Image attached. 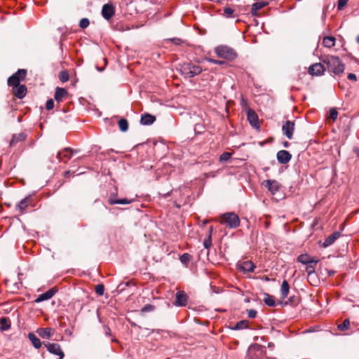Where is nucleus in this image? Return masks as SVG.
Masks as SVG:
<instances>
[{"label": "nucleus", "instance_id": "f257e3e1", "mask_svg": "<svg viewBox=\"0 0 359 359\" xmlns=\"http://www.w3.org/2000/svg\"><path fill=\"white\" fill-rule=\"evenodd\" d=\"M322 62L326 65V69L335 75H339L344 71V65L338 57L327 55L322 59Z\"/></svg>", "mask_w": 359, "mask_h": 359}, {"label": "nucleus", "instance_id": "f03ea898", "mask_svg": "<svg viewBox=\"0 0 359 359\" xmlns=\"http://www.w3.org/2000/svg\"><path fill=\"white\" fill-rule=\"evenodd\" d=\"M180 72L185 78H192L201 73L202 67L191 62H184L180 65Z\"/></svg>", "mask_w": 359, "mask_h": 359}, {"label": "nucleus", "instance_id": "7ed1b4c3", "mask_svg": "<svg viewBox=\"0 0 359 359\" xmlns=\"http://www.w3.org/2000/svg\"><path fill=\"white\" fill-rule=\"evenodd\" d=\"M220 223L231 229H235L240 226V219L234 212H226L221 216Z\"/></svg>", "mask_w": 359, "mask_h": 359}, {"label": "nucleus", "instance_id": "20e7f679", "mask_svg": "<svg viewBox=\"0 0 359 359\" xmlns=\"http://www.w3.org/2000/svg\"><path fill=\"white\" fill-rule=\"evenodd\" d=\"M215 53L219 57L233 60L237 57L236 52L231 48L226 46H219L215 48Z\"/></svg>", "mask_w": 359, "mask_h": 359}, {"label": "nucleus", "instance_id": "39448f33", "mask_svg": "<svg viewBox=\"0 0 359 359\" xmlns=\"http://www.w3.org/2000/svg\"><path fill=\"white\" fill-rule=\"evenodd\" d=\"M26 74L27 72L25 69H18L15 74L8 78V85L13 87L20 85V81L25 78Z\"/></svg>", "mask_w": 359, "mask_h": 359}, {"label": "nucleus", "instance_id": "423d86ee", "mask_svg": "<svg viewBox=\"0 0 359 359\" xmlns=\"http://www.w3.org/2000/svg\"><path fill=\"white\" fill-rule=\"evenodd\" d=\"M44 345L50 353L58 356L57 359H63L65 354L61 346L58 344L46 343L44 344Z\"/></svg>", "mask_w": 359, "mask_h": 359}, {"label": "nucleus", "instance_id": "0eeeda50", "mask_svg": "<svg viewBox=\"0 0 359 359\" xmlns=\"http://www.w3.org/2000/svg\"><path fill=\"white\" fill-rule=\"evenodd\" d=\"M115 14V8L111 3L104 4L102 8V15L107 20H109Z\"/></svg>", "mask_w": 359, "mask_h": 359}, {"label": "nucleus", "instance_id": "6e6552de", "mask_svg": "<svg viewBox=\"0 0 359 359\" xmlns=\"http://www.w3.org/2000/svg\"><path fill=\"white\" fill-rule=\"evenodd\" d=\"M326 65L324 63H316L310 66L309 72L313 76H320L326 70Z\"/></svg>", "mask_w": 359, "mask_h": 359}, {"label": "nucleus", "instance_id": "1a4fd4ad", "mask_svg": "<svg viewBox=\"0 0 359 359\" xmlns=\"http://www.w3.org/2000/svg\"><path fill=\"white\" fill-rule=\"evenodd\" d=\"M263 184L266 187L271 194L274 195L280 188L278 182L274 180H266L263 182Z\"/></svg>", "mask_w": 359, "mask_h": 359}, {"label": "nucleus", "instance_id": "9d476101", "mask_svg": "<svg viewBox=\"0 0 359 359\" xmlns=\"http://www.w3.org/2000/svg\"><path fill=\"white\" fill-rule=\"evenodd\" d=\"M282 130L287 139L291 140L293 137V133L294 130V123L290 121H287L283 125Z\"/></svg>", "mask_w": 359, "mask_h": 359}, {"label": "nucleus", "instance_id": "9b49d317", "mask_svg": "<svg viewBox=\"0 0 359 359\" xmlns=\"http://www.w3.org/2000/svg\"><path fill=\"white\" fill-rule=\"evenodd\" d=\"M30 204L31 199L27 197L16 205L15 211L18 212L19 215H22L27 212V208L30 205Z\"/></svg>", "mask_w": 359, "mask_h": 359}, {"label": "nucleus", "instance_id": "f8f14e48", "mask_svg": "<svg viewBox=\"0 0 359 359\" xmlns=\"http://www.w3.org/2000/svg\"><path fill=\"white\" fill-rule=\"evenodd\" d=\"M188 297L184 291H178L175 294V304L178 306H184L187 305Z\"/></svg>", "mask_w": 359, "mask_h": 359}, {"label": "nucleus", "instance_id": "ddd939ff", "mask_svg": "<svg viewBox=\"0 0 359 359\" xmlns=\"http://www.w3.org/2000/svg\"><path fill=\"white\" fill-rule=\"evenodd\" d=\"M277 160L281 164L287 163L292 158V155L286 150H280L277 153Z\"/></svg>", "mask_w": 359, "mask_h": 359}, {"label": "nucleus", "instance_id": "4468645a", "mask_svg": "<svg viewBox=\"0 0 359 359\" xmlns=\"http://www.w3.org/2000/svg\"><path fill=\"white\" fill-rule=\"evenodd\" d=\"M56 291L57 290H55L54 287L49 289L44 293L39 295L38 297L35 299V302L40 303L41 302L51 299L55 294Z\"/></svg>", "mask_w": 359, "mask_h": 359}, {"label": "nucleus", "instance_id": "2eb2a0df", "mask_svg": "<svg viewBox=\"0 0 359 359\" xmlns=\"http://www.w3.org/2000/svg\"><path fill=\"white\" fill-rule=\"evenodd\" d=\"M27 87L25 85L14 86L13 89V93L19 99L25 97L27 95Z\"/></svg>", "mask_w": 359, "mask_h": 359}, {"label": "nucleus", "instance_id": "dca6fc26", "mask_svg": "<svg viewBox=\"0 0 359 359\" xmlns=\"http://www.w3.org/2000/svg\"><path fill=\"white\" fill-rule=\"evenodd\" d=\"M248 120L250 125L254 128L259 127L258 116L257 114L252 109H249L247 111Z\"/></svg>", "mask_w": 359, "mask_h": 359}, {"label": "nucleus", "instance_id": "f3484780", "mask_svg": "<svg viewBox=\"0 0 359 359\" xmlns=\"http://www.w3.org/2000/svg\"><path fill=\"white\" fill-rule=\"evenodd\" d=\"M36 333L42 339H50L53 336V334L54 333V330L53 328H50V327L39 328L36 330Z\"/></svg>", "mask_w": 359, "mask_h": 359}, {"label": "nucleus", "instance_id": "a211bd4d", "mask_svg": "<svg viewBox=\"0 0 359 359\" xmlns=\"http://www.w3.org/2000/svg\"><path fill=\"white\" fill-rule=\"evenodd\" d=\"M74 154V151L70 148H65L63 151H59L57 154V158L62 161L63 158L70 159Z\"/></svg>", "mask_w": 359, "mask_h": 359}, {"label": "nucleus", "instance_id": "6ab92c4d", "mask_svg": "<svg viewBox=\"0 0 359 359\" xmlns=\"http://www.w3.org/2000/svg\"><path fill=\"white\" fill-rule=\"evenodd\" d=\"M268 5L267 2H256L252 5L251 15L252 16H258L259 11Z\"/></svg>", "mask_w": 359, "mask_h": 359}, {"label": "nucleus", "instance_id": "aec40b11", "mask_svg": "<svg viewBox=\"0 0 359 359\" xmlns=\"http://www.w3.org/2000/svg\"><path fill=\"white\" fill-rule=\"evenodd\" d=\"M26 135L24 133L15 134L13 135L11 140L10 141V146L15 147L18 142H21L25 140Z\"/></svg>", "mask_w": 359, "mask_h": 359}, {"label": "nucleus", "instance_id": "412c9836", "mask_svg": "<svg viewBox=\"0 0 359 359\" xmlns=\"http://www.w3.org/2000/svg\"><path fill=\"white\" fill-rule=\"evenodd\" d=\"M297 261L303 264H305V265L307 264H309V263H312V262H314V263L318 262V259H316L313 257H311L307 254L300 255L297 258Z\"/></svg>", "mask_w": 359, "mask_h": 359}, {"label": "nucleus", "instance_id": "4be33fe9", "mask_svg": "<svg viewBox=\"0 0 359 359\" xmlns=\"http://www.w3.org/2000/svg\"><path fill=\"white\" fill-rule=\"evenodd\" d=\"M341 233L339 232H334L330 236H329L323 242V247L327 248L334 243V241L340 236Z\"/></svg>", "mask_w": 359, "mask_h": 359}, {"label": "nucleus", "instance_id": "5701e85b", "mask_svg": "<svg viewBox=\"0 0 359 359\" xmlns=\"http://www.w3.org/2000/svg\"><path fill=\"white\" fill-rule=\"evenodd\" d=\"M67 95V91L63 88H56L55 93V100L57 102H62V99Z\"/></svg>", "mask_w": 359, "mask_h": 359}, {"label": "nucleus", "instance_id": "b1692460", "mask_svg": "<svg viewBox=\"0 0 359 359\" xmlns=\"http://www.w3.org/2000/svg\"><path fill=\"white\" fill-rule=\"evenodd\" d=\"M156 121V117L150 114H144L141 116L142 125H151Z\"/></svg>", "mask_w": 359, "mask_h": 359}, {"label": "nucleus", "instance_id": "393cba45", "mask_svg": "<svg viewBox=\"0 0 359 359\" xmlns=\"http://www.w3.org/2000/svg\"><path fill=\"white\" fill-rule=\"evenodd\" d=\"M255 265L251 261L243 262L240 266V269L244 272L254 271Z\"/></svg>", "mask_w": 359, "mask_h": 359}, {"label": "nucleus", "instance_id": "a878e982", "mask_svg": "<svg viewBox=\"0 0 359 359\" xmlns=\"http://www.w3.org/2000/svg\"><path fill=\"white\" fill-rule=\"evenodd\" d=\"M133 201V200H130V199H128V198L115 199V198H113L111 197H110L109 198V201H108V202H109V203L110 205H114V204H121V205L130 204Z\"/></svg>", "mask_w": 359, "mask_h": 359}, {"label": "nucleus", "instance_id": "bb28decb", "mask_svg": "<svg viewBox=\"0 0 359 359\" xmlns=\"http://www.w3.org/2000/svg\"><path fill=\"white\" fill-rule=\"evenodd\" d=\"M28 338L32 343L33 346L36 348H39L41 346V342L40 339L32 332L28 334Z\"/></svg>", "mask_w": 359, "mask_h": 359}, {"label": "nucleus", "instance_id": "cd10ccee", "mask_svg": "<svg viewBox=\"0 0 359 359\" xmlns=\"http://www.w3.org/2000/svg\"><path fill=\"white\" fill-rule=\"evenodd\" d=\"M290 290V285L287 280H283L282 283L280 292H281V298L283 299H285L288 295Z\"/></svg>", "mask_w": 359, "mask_h": 359}, {"label": "nucleus", "instance_id": "c85d7f7f", "mask_svg": "<svg viewBox=\"0 0 359 359\" xmlns=\"http://www.w3.org/2000/svg\"><path fill=\"white\" fill-rule=\"evenodd\" d=\"M335 41L334 36H325L323 38V44L326 48H332L335 45Z\"/></svg>", "mask_w": 359, "mask_h": 359}, {"label": "nucleus", "instance_id": "c756f323", "mask_svg": "<svg viewBox=\"0 0 359 359\" xmlns=\"http://www.w3.org/2000/svg\"><path fill=\"white\" fill-rule=\"evenodd\" d=\"M0 329L2 331L8 330L11 328V322L8 318L3 317L0 319Z\"/></svg>", "mask_w": 359, "mask_h": 359}, {"label": "nucleus", "instance_id": "7c9ffc66", "mask_svg": "<svg viewBox=\"0 0 359 359\" xmlns=\"http://www.w3.org/2000/svg\"><path fill=\"white\" fill-rule=\"evenodd\" d=\"M248 327V321L245 320H243L238 321L234 327H233L232 329L235 330H238L246 329Z\"/></svg>", "mask_w": 359, "mask_h": 359}, {"label": "nucleus", "instance_id": "2f4dec72", "mask_svg": "<svg viewBox=\"0 0 359 359\" xmlns=\"http://www.w3.org/2000/svg\"><path fill=\"white\" fill-rule=\"evenodd\" d=\"M350 327V321L348 318L345 319L343 323L337 325V329L341 332L346 331Z\"/></svg>", "mask_w": 359, "mask_h": 359}, {"label": "nucleus", "instance_id": "473e14b6", "mask_svg": "<svg viewBox=\"0 0 359 359\" xmlns=\"http://www.w3.org/2000/svg\"><path fill=\"white\" fill-rule=\"evenodd\" d=\"M118 127L119 129L123 131L126 132L128 129V121L126 118H121L118 121Z\"/></svg>", "mask_w": 359, "mask_h": 359}, {"label": "nucleus", "instance_id": "72a5a7b5", "mask_svg": "<svg viewBox=\"0 0 359 359\" xmlns=\"http://www.w3.org/2000/svg\"><path fill=\"white\" fill-rule=\"evenodd\" d=\"M316 264L317 263L314 262L306 264V271L307 272L308 275H311L315 273Z\"/></svg>", "mask_w": 359, "mask_h": 359}, {"label": "nucleus", "instance_id": "f704fd0d", "mask_svg": "<svg viewBox=\"0 0 359 359\" xmlns=\"http://www.w3.org/2000/svg\"><path fill=\"white\" fill-rule=\"evenodd\" d=\"M264 303L269 306H274L276 305L273 297L269 294H266L264 299Z\"/></svg>", "mask_w": 359, "mask_h": 359}, {"label": "nucleus", "instance_id": "c9c22d12", "mask_svg": "<svg viewBox=\"0 0 359 359\" xmlns=\"http://www.w3.org/2000/svg\"><path fill=\"white\" fill-rule=\"evenodd\" d=\"M191 256L188 253H184L180 257V262L185 265H187L189 262Z\"/></svg>", "mask_w": 359, "mask_h": 359}, {"label": "nucleus", "instance_id": "e433bc0d", "mask_svg": "<svg viewBox=\"0 0 359 359\" xmlns=\"http://www.w3.org/2000/svg\"><path fill=\"white\" fill-rule=\"evenodd\" d=\"M69 74L67 71H62L60 72L59 74V79L62 81V82H66L69 80Z\"/></svg>", "mask_w": 359, "mask_h": 359}, {"label": "nucleus", "instance_id": "4c0bfd02", "mask_svg": "<svg viewBox=\"0 0 359 359\" xmlns=\"http://www.w3.org/2000/svg\"><path fill=\"white\" fill-rule=\"evenodd\" d=\"M231 157V153L229 152H224L219 156V161L221 162H226L229 161Z\"/></svg>", "mask_w": 359, "mask_h": 359}, {"label": "nucleus", "instance_id": "58836bf2", "mask_svg": "<svg viewBox=\"0 0 359 359\" xmlns=\"http://www.w3.org/2000/svg\"><path fill=\"white\" fill-rule=\"evenodd\" d=\"M95 290L98 295L102 296L104 294V287L102 284L97 285L95 286Z\"/></svg>", "mask_w": 359, "mask_h": 359}, {"label": "nucleus", "instance_id": "ea45409f", "mask_svg": "<svg viewBox=\"0 0 359 359\" xmlns=\"http://www.w3.org/2000/svg\"><path fill=\"white\" fill-rule=\"evenodd\" d=\"M155 307L154 306L151 304H146L144 306L141 310L142 313H147V312H151L154 310Z\"/></svg>", "mask_w": 359, "mask_h": 359}, {"label": "nucleus", "instance_id": "a19ab883", "mask_svg": "<svg viewBox=\"0 0 359 359\" xmlns=\"http://www.w3.org/2000/svg\"><path fill=\"white\" fill-rule=\"evenodd\" d=\"M89 24H90V22L88 18H82L80 20L79 26H80V27L84 29V28H86L87 27H88Z\"/></svg>", "mask_w": 359, "mask_h": 359}, {"label": "nucleus", "instance_id": "79ce46f5", "mask_svg": "<svg viewBox=\"0 0 359 359\" xmlns=\"http://www.w3.org/2000/svg\"><path fill=\"white\" fill-rule=\"evenodd\" d=\"M338 112L336 110V109L332 108L330 110V118L332 119L333 121H335L337 118Z\"/></svg>", "mask_w": 359, "mask_h": 359}, {"label": "nucleus", "instance_id": "37998d69", "mask_svg": "<svg viewBox=\"0 0 359 359\" xmlns=\"http://www.w3.org/2000/svg\"><path fill=\"white\" fill-rule=\"evenodd\" d=\"M224 13L226 17H231L234 13V10L230 7H226L224 9Z\"/></svg>", "mask_w": 359, "mask_h": 359}, {"label": "nucleus", "instance_id": "c03bdc74", "mask_svg": "<svg viewBox=\"0 0 359 359\" xmlns=\"http://www.w3.org/2000/svg\"><path fill=\"white\" fill-rule=\"evenodd\" d=\"M203 245L206 249H208L210 248V246L212 245V239H211L210 235H208V239L204 241Z\"/></svg>", "mask_w": 359, "mask_h": 359}, {"label": "nucleus", "instance_id": "a18cd8bd", "mask_svg": "<svg viewBox=\"0 0 359 359\" xmlns=\"http://www.w3.org/2000/svg\"><path fill=\"white\" fill-rule=\"evenodd\" d=\"M248 316L250 318H255L257 316V312L255 309H250L247 311Z\"/></svg>", "mask_w": 359, "mask_h": 359}, {"label": "nucleus", "instance_id": "49530a36", "mask_svg": "<svg viewBox=\"0 0 359 359\" xmlns=\"http://www.w3.org/2000/svg\"><path fill=\"white\" fill-rule=\"evenodd\" d=\"M54 107V102L52 99L48 100L46 104V108L47 110H50Z\"/></svg>", "mask_w": 359, "mask_h": 359}, {"label": "nucleus", "instance_id": "de8ad7c7", "mask_svg": "<svg viewBox=\"0 0 359 359\" xmlns=\"http://www.w3.org/2000/svg\"><path fill=\"white\" fill-rule=\"evenodd\" d=\"M348 0H339L337 4L338 10H341L347 4Z\"/></svg>", "mask_w": 359, "mask_h": 359}, {"label": "nucleus", "instance_id": "09e8293b", "mask_svg": "<svg viewBox=\"0 0 359 359\" xmlns=\"http://www.w3.org/2000/svg\"><path fill=\"white\" fill-rule=\"evenodd\" d=\"M207 60H208V61H209L211 63L217 64V65H222L225 63L224 61H222V60H217L211 59V58H208Z\"/></svg>", "mask_w": 359, "mask_h": 359}, {"label": "nucleus", "instance_id": "8fccbe9b", "mask_svg": "<svg viewBox=\"0 0 359 359\" xmlns=\"http://www.w3.org/2000/svg\"><path fill=\"white\" fill-rule=\"evenodd\" d=\"M103 330L106 336L110 337L111 335V329L107 325H104Z\"/></svg>", "mask_w": 359, "mask_h": 359}, {"label": "nucleus", "instance_id": "3c124183", "mask_svg": "<svg viewBox=\"0 0 359 359\" xmlns=\"http://www.w3.org/2000/svg\"><path fill=\"white\" fill-rule=\"evenodd\" d=\"M347 77L349 80H352V81H355L357 80L356 75L353 73L348 74Z\"/></svg>", "mask_w": 359, "mask_h": 359}, {"label": "nucleus", "instance_id": "603ef678", "mask_svg": "<svg viewBox=\"0 0 359 359\" xmlns=\"http://www.w3.org/2000/svg\"><path fill=\"white\" fill-rule=\"evenodd\" d=\"M212 231H213V227L212 226H210L209 227V235H210V237L212 236Z\"/></svg>", "mask_w": 359, "mask_h": 359}, {"label": "nucleus", "instance_id": "864d4df0", "mask_svg": "<svg viewBox=\"0 0 359 359\" xmlns=\"http://www.w3.org/2000/svg\"><path fill=\"white\" fill-rule=\"evenodd\" d=\"M258 346L255 345V346H251L249 348V351H251L253 348H257Z\"/></svg>", "mask_w": 359, "mask_h": 359}, {"label": "nucleus", "instance_id": "5fc2aeb1", "mask_svg": "<svg viewBox=\"0 0 359 359\" xmlns=\"http://www.w3.org/2000/svg\"><path fill=\"white\" fill-rule=\"evenodd\" d=\"M172 40L175 42V43H179V42L180 41V39H174Z\"/></svg>", "mask_w": 359, "mask_h": 359}, {"label": "nucleus", "instance_id": "6e6d98bb", "mask_svg": "<svg viewBox=\"0 0 359 359\" xmlns=\"http://www.w3.org/2000/svg\"><path fill=\"white\" fill-rule=\"evenodd\" d=\"M288 145H289V143H288L287 142H285L284 143V147H288Z\"/></svg>", "mask_w": 359, "mask_h": 359}, {"label": "nucleus", "instance_id": "4d7b16f0", "mask_svg": "<svg viewBox=\"0 0 359 359\" xmlns=\"http://www.w3.org/2000/svg\"><path fill=\"white\" fill-rule=\"evenodd\" d=\"M357 42L359 43V36L357 38Z\"/></svg>", "mask_w": 359, "mask_h": 359}, {"label": "nucleus", "instance_id": "13d9d810", "mask_svg": "<svg viewBox=\"0 0 359 359\" xmlns=\"http://www.w3.org/2000/svg\"><path fill=\"white\" fill-rule=\"evenodd\" d=\"M69 172H70V171H67V172H65V174H66V175H68V174H69Z\"/></svg>", "mask_w": 359, "mask_h": 359}, {"label": "nucleus", "instance_id": "bf43d9fd", "mask_svg": "<svg viewBox=\"0 0 359 359\" xmlns=\"http://www.w3.org/2000/svg\"><path fill=\"white\" fill-rule=\"evenodd\" d=\"M111 340H112V341H116V339H112Z\"/></svg>", "mask_w": 359, "mask_h": 359}]
</instances>
